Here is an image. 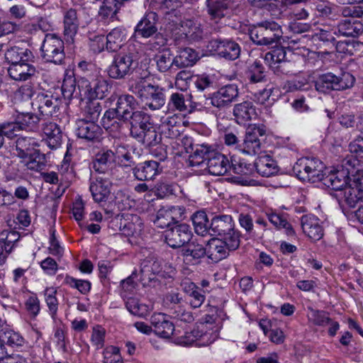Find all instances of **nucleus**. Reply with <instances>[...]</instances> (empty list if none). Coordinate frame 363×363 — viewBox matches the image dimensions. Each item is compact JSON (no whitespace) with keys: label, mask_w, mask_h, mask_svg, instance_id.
Masks as SVG:
<instances>
[{"label":"nucleus","mask_w":363,"mask_h":363,"mask_svg":"<svg viewBox=\"0 0 363 363\" xmlns=\"http://www.w3.org/2000/svg\"><path fill=\"white\" fill-rule=\"evenodd\" d=\"M159 16L157 13H145L134 28L135 38L149 39L145 43L147 50L159 51L167 43V38L158 30Z\"/></svg>","instance_id":"nucleus-1"},{"label":"nucleus","mask_w":363,"mask_h":363,"mask_svg":"<svg viewBox=\"0 0 363 363\" xmlns=\"http://www.w3.org/2000/svg\"><path fill=\"white\" fill-rule=\"evenodd\" d=\"M130 90L151 110H158L165 104L164 89L144 79L135 81Z\"/></svg>","instance_id":"nucleus-2"},{"label":"nucleus","mask_w":363,"mask_h":363,"mask_svg":"<svg viewBox=\"0 0 363 363\" xmlns=\"http://www.w3.org/2000/svg\"><path fill=\"white\" fill-rule=\"evenodd\" d=\"M354 77L349 72L337 76L331 72L319 75L315 81V88L320 93H329L331 91H342L353 86Z\"/></svg>","instance_id":"nucleus-3"},{"label":"nucleus","mask_w":363,"mask_h":363,"mask_svg":"<svg viewBox=\"0 0 363 363\" xmlns=\"http://www.w3.org/2000/svg\"><path fill=\"white\" fill-rule=\"evenodd\" d=\"M210 230L213 235L225 240L231 247L240 242V233L235 228V223L230 215L215 216L211 219Z\"/></svg>","instance_id":"nucleus-4"},{"label":"nucleus","mask_w":363,"mask_h":363,"mask_svg":"<svg viewBox=\"0 0 363 363\" xmlns=\"http://www.w3.org/2000/svg\"><path fill=\"white\" fill-rule=\"evenodd\" d=\"M282 33L281 26L274 21H264L249 29L250 39L258 45H268L277 42Z\"/></svg>","instance_id":"nucleus-5"},{"label":"nucleus","mask_w":363,"mask_h":363,"mask_svg":"<svg viewBox=\"0 0 363 363\" xmlns=\"http://www.w3.org/2000/svg\"><path fill=\"white\" fill-rule=\"evenodd\" d=\"M77 86L82 98L86 100L103 99L109 91V84L102 77H81L78 79Z\"/></svg>","instance_id":"nucleus-6"},{"label":"nucleus","mask_w":363,"mask_h":363,"mask_svg":"<svg viewBox=\"0 0 363 363\" xmlns=\"http://www.w3.org/2000/svg\"><path fill=\"white\" fill-rule=\"evenodd\" d=\"M325 165L320 160L310 157L298 159L293 167L294 172L299 179L313 183L321 181Z\"/></svg>","instance_id":"nucleus-7"},{"label":"nucleus","mask_w":363,"mask_h":363,"mask_svg":"<svg viewBox=\"0 0 363 363\" xmlns=\"http://www.w3.org/2000/svg\"><path fill=\"white\" fill-rule=\"evenodd\" d=\"M63 40L55 33L45 35L40 48L42 57L48 62L61 65L65 57Z\"/></svg>","instance_id":"nucleus-8"},{"label":"nucleus","mask_w":363,"mask_h":363,"mask_svg":"<svg viewBox=\"0 0 363 363\" xmlns=\"http://www.w3.org/2000/svg\"><path fill=\"white\" fill-rule=\"evenodd\" d=\"M135 55L130 52L121 51L117 53L108 67V76L115 79H123L130 74L136 65Z\"/></svg>","instance_id":"nucleus-9"},{"label":"nucleus","mask_w":363,"mask_h":363,"mask_svg":"<svg viewBox=\"0 0 363 363\" xmlns=\"http://www.w3.org/2000/svg\"><path fill=\"white\" fill-rule=\"evenodd\" d=\"M266 135L264 125H250L245 132L242 142L238 145V149L247 155H256L262 150V138Z\"/></svg>","instance_id":"nucleus-10"},{"label":"nucleus","mask_w":363,"mask_h":363,"mask_svg":"<svg viewBox=\"0 0 363 363\" xmlns=\"http://www.w3.org/2000/svg\"><path fill=\"white\" fill-rule=\"evenodd\" d=\"M167 244L172 248H179L188 243L192 237L191 228L186 223L176 225L164 233Z\"/></svg>","instance_id":"nucleus-11"},{"label":"nucleus","mask_w":363,"mask_h":363,"mask_svg":"<svg viewBox=\"0 0 363 363\" xmlns=\"http://www.w3.org/2000/svg\"><path fill=\"white\" fill-rule=\"evenodd\" d=\"M208 48L228 60H235L240 55L239 44L230 39H213L209 41Z\"/></svg>","instance_id":"nucleus-12"},{"label":"nucleus","mask_w":363,"mask_h":363,"mask_svg":"<svg viewBox=\"0 0 363 363\" xmlns=\"http://www.w3.org/2000/svg\"><path fill=\"white\" fill-rule=\"evenodd\" d=\"M238 96V86L234 84H227L220 87L211 95V104L218 108H227L237 100Z\"/></svg>","instance_id":"nucleus-13"},{"label":"nucleus","mask_w":363,"mask_h":363,"mask_svg":"<svg viewBox=\"0 0 363 363\" xmlns=\"http://www.w3.org/2000/svg\"><path fill=\"white\" fill-rule=\"evenodd\" d=\"M240 242H238L235 247L228 245L225 240L218 238L211 239L207 244L206 255L214 262L228 257L230 251L237 250L240 246Z\"/></svg>","instance_id":"nucleus-14"},{"label":"nucleus","mask_w":363,"mask_h":363,"mask_svg":"<svg viewBox=\"0 0 363 363\" xmlns=\"http://www.w3.org/2000/svg\"><path fill=\"white\" fill-rule=\"evenodd\" d=\"M184 212L182 206L162 207L157 211L154 223L158 228H169L172 223L182 219Z\"/></svg>","instance_id":"nucleus-15"},{"label":"nucleus","mask_w":363,"mask_h":363,"mask_svg":"<svg viewBox=\"0 0 363 363\" xmlns=\"http://www.w3.org/2000/svg\"><path fill=\"white\" fill-rule=\"evenodd\" d=\"M60 104L57 97L44 92L38 93L32 102L33 106L38 108L41 115L48 117L52 116L59 110Z\"/></svg>","instance_id":"nucleus-16"},{"label":"nucleus","mask_w":363,"mask_h":363,"mask_svg":"<svg viewBox=\"0 0 363 363\" xmlns=\"http://www.w3.org/2000/svg\"><path fill=\"white\" fill-rule=\"evenodd\" d=\"M206 8L209 19L214 23H222L230 14L229 0H206Z\"/></svg>","instance_id":"nucleus-17"},{"label":"nucleus","mask_w":363,"mask_h":363,"mask_svg":"<svg viewBox=\"0 0 363 363\" xmlns=\"http://www.w3.org/2000/svg\"><path fill=\"white\" fill-rule=\"evenodd\" d=\"M111 182L104 177L90 179L89 191L96 203L106 202L111 194Z\"/></svg>","instance_id":"nucleus-18"},{"label":"nucleus","mask_w":363,"mask_h":363,"mask_svg":"<svg viewBox=\"0 0 363 363\" xmlns=\"http://www.w3.org/2000/svg\"><path fill=\"white\" fill-rule=\"evenodd\" d=\"M32 62H23L9 65L7 69L9 76L15 81L25 82L31 80L38 74Z\"/></svg>","instance_id":"nucleus-19"},{"label":"nucleus","mask_w":363,"mask_h":363,"mask_svg":"<svg viewBox=\"0 0 363 363\" xmlns=\"http://www.w3.org/2000/svg\"><path fill=\"white\" fill-rule=\"evenodd\" d=\"M77 135L87 141H95L100 138L102 129L95 121L79 119L76 122Z\"/></svg>","instance_id":"nucleus-20"},{"label":"nucleus","mask_w":363,"mask_h":363,"mask_svg":"<svg viewBox=\"0 0 363 363\" xmlns=\"http://www.w3.org/2000/svg\"><path fill=\"white\" fill-rule=\"evenodd\" d=\"M79 25L77 11L70 8L63 12V34L67 43H72Z\"/></svg>","instance_id":"nucleus-21"},{"label":"nucleus","mask_w":363,"mask_h":363,"mask_svg":"<svg viewBox=\"0 0 363 363\" xmlns=\"http://www.w3.org/2000/svg\"><path fill=\"white\" fill-rule=\"evenodd\" d=\"M206 167L211 174L220 176L225 174L231 166L226 156L213 150L210 152V157H208Z\"/></svg>","instance_id":"nucleus-22"},{"label":"nucleus","mask_w":363,"mask_h":363,"mask_svg":"<svg viewBox=\"0 0 363 363\" xmlns=\"http://www.w3.org/2000/svg\"><path fill=\"white\" fill-rule=\"evenodd\" d=\"M161 134L167 138L176 139L183 132L182 118L173 114L164 118L160 125Z\"/></svg>","instance_id":"nucleus-23"},{"label":"nucleus","mask_w":363,"mask_h":363,"mask_svg":"<svg viewBox=\"0 0 363 363\" xmlns=\"http://www.w3.org/2000/svg\"><path fill=\"white\" fill-rule=\"evenodd\" d=\"M301 227L303 233L311 240L317 241L323 236V228L319 219L312 215L301 217Z\"/></svg>","instance_id":"nucleus-24"},{"label":"nucleus","mask_w":363,"mask_h":363,"mask_svg":"<svg viewBox=\"0 0 363 363\" xmlns=\"http://www.w3.org/2000/svg\"><path fill=\"white\" fill-rule=\"evenodd\" d=\"M115 162L113 150H102L96 155L92 167L99 174H108Z\"/></svg>","instance_id":"nucleus-25"},{"label":"nucleus","mask_w":363,"mask_h":363,"mask_svg":"<svg viewBox=\"0 0 363 363\" xmlns=\"http://www.w3.org/2000/svg\"><path fill=\"white\" fill-rule=\"evenodd\" d=\"M128 121L130 125V135L133 138L153 124L150 116L142 111H133Z\"/></svg>","instance_id":"nucleus-26"},{"label":"nucleus","mask_w":363,"mask_h":363,"mask_svg":"<svg viewBox=\"0 0 363 363\" xmlns=\"http://www.w3.org/2000/svg\"><path fill=\"white\" fill-rule=\"evenodd\" d=\"M151 325L155 333L164 338H169L174 331V325L170 322L165 314L155 313L150 318Z\"/></svg>","instance_id":"nucleus-27"},{"label":"nucleus","mask_w":363,"mask_h":363,"mask_svg":"<svg viewBox=\"0 0 363 363\" xmlns=\"http://www.w3.org/2000/svg\"><path fill=\"white\" fill-rule=\"evenodd\" d=\"M349 176L344 169L330 171L323 174L321 181L323 184L335 191H340L348 184Z\"/></svg>","instance_id":"nucleus-28"},{"label":"nucleus","mask_w":363,"mask_h":363,"mask_svg":"<svg viewBox=\"0 0 363 363\" xmlns=\"http://www.w3.org/2000/svg\"><path fill=\"white\" fill-rule=\"evenodd\" d=\"M233 116L238 124H245L247 122L256 118L255 106L250 101L236 104L233 107Z\"/></svg>","instance_id":"nucleus-29"},{"label":"nucleus","mask_w":363,"mask_h":363,"mask_svg":"<svg viewBox=\"0 0 363 363\" xmlns=\"http://www.w3.org/2000/svg\"><path fill=\"white\" fill-rule=\"evenodd\" d=\"M159 172V162L153 160L140 163L133 169L134 177L140 181L153 179Z\"/></svg>","instance_id":"nucleus-30"},{"label":"nucleus","mask_w":363,"mask_h":363,"mask_svg":"<svg viewBox=\"0 0 363 363\" xmlns=\"http://www.w3.org/2000/svg\"><path fill=\"white\" fill-rule=\"evenodd\" d=\"M42 130L45 136V140L50 149L60 147L62 141V131L60 127L53 122L43 123Z\"/></svg>","instance_id":"nucleus-31"},{"label":"nucleus","mask_w":363,"mask_h":363,"mask_svg":"<svg viewBox=\"0 0 363 363\" xmlns=\"http://www.w3.org/2000/svg\"><path fill=\"white\" fill-rule=\"evenodd\" d=\"M344 201L350 207L363 199V183L354 180L348 184L342 190Z\"/></svg>","instance_id":"nucleus-32"},{"label":"nucleus","mask_w":363,"mask_h":363,"mask_svg":"<svg viewBox=\"0 0 363 363\" xmlns=\"http://www.w3.org/2000/svg\"><path fill=\"white\" fill-rule=\"evenodd\" d=\"M5 58L10 65H12L23 62H33L35 56L28 48L13 46L6 50Z\"/></svg>","instance_id":"nucleus-33"},{"label":"nucleus","mask_w":363,"mask_h":363,"mask_svg":"<svg viewBox=\"0 0 363 363\" xmlns=\"http://www.w3.org/2000/svg\"><path fill=\"white\" fill-rule=\"evenodd\" d=\"M36 140L30 137H18L15 142L14 155L23 160L38 150Z\"/></svg>","instance_id":"nucleus-34"},{"label":"nucleus","mask_w":363,"mask_h":363,"mask_svg":"<svg viewBox=\"0 0 363 363\" xmlns=\"http://www.w3.org/2000/svg\"><path fill=\"white\" fill-rule=\"evenodd\" d=\"M136 104V101L132 95L123 94L120 96L115 108L119 115V121H128L133 112V110L135 108Z\"/></svg>","instance_id":"nucleus-35"},{"label":"nucleus","mask_w":363,"mask_h":363,"mask_svg":"<svg viewBox=\"0 0 363 363\" xmlns=\"http://www.w3.org/2000/svg\"><path fill=\"white\" fill-rule=\"evenodd\" d=\"M255 169L262 177H269L279 171L276 161L269 155H262L257 157L255 162Z\"/></svg>","instance_id":"nucleus-36"},{"label":"nucleus","mask_w":363,"mask_h":363,"mask_svg":"<svg viewBox=\"0 0 363 363\" xmlns=\"http://www.w3.org/2000/svg\"><path fill=\"white\" fill-rule=\"evenodd\" d=\"M336 30L338 35L354 38L363 32V24L356 19H345L338 23Z\"/></svg>","instance_id":"nucleus-37"},{"label":"nucleus","mask_w":363,"mask_h":363,"mask_svg":"<svg viewBox=\"0 0 363 363\" xmlns=\"http://www.w3.org/2000/svg\"><path fill=\"white\" fill-rule=\"evenodd\" d=\"M20 162L27 170L40 172L45 168L47 160L45 155L38 149L26 158L20 160Z\"/></svg>","instance_id":"nucleus-38"},{"label":"nucleus","mask_w":363,"mask_h":363,"mask_svg":"<svg viewBox=\"0 0 363 363\" xmlns=\"http://www.w3.org/2000/svg\"><path fill=\"white\" fill-rule=\"evenodd\" d=\"M199 59V55L194 49L190 48H181L174 57L175 69L191 67Z\"/></svg>","instance_id":"nucleus-39"},{"label":"nucleus","mask_w":363,"mask_h":363,"mask_svg":"<svg viewBox=\"0 0 363 363\" xmlns=\"http://www.w3.org/2000/svg\"><path fill=\"white\" fill-rule=\"evenodd\" d=\"M182 28L183 33L190 41H199L207 36V32L203 30L202 26L192 20L183 21Z\"/></svg>","instance_id":"nucleus-40"},{"label":"nucleus","mask_w":363,"mask_h":363,"mask_svg":"<svg viewBox=\"0 0 363 363\" xmlns=\"http://www.w3.org/2000/svg\"><path fill=\"white\" fill-rule=\"evenodd\" d=\"M246 79L249 86L267 82V72L259 61H255L249 66L246 72Z\"/></svg>","instance_id":"nucleus-41"},{"label":"nucleus","mask_w":363,"mask_h":363,"mask_svg":"<svg viewBox=\"0 0 363 363\" xmlns=\"http://www.w3.org/2000/svg\"><path fill=\"white\" fill-rule=\"evenodd\" d=\"M213 150L207 145H196L193 153L189 156V165L191 167H206L208 157H210V152Z\"/></svg>","instance_id":"nucleus-42"},{"label":"nucleus","mask_w":363,"mask_h":363,"mask_svg":"<svg viewBox=\"0 0 363 363\" xmlns=\"http://www.w3.org/2000/svg\"><path fill=\"white\" fill-rule=\"evenodd\" d=\"M106 48L110 52H116L122 48L126 39L125 30L121 28H113L105 38Z\"/></svg>","instance_id":"nucleus-43"},{"label":"nucleus","mask_w":363,"mask_h":363,"mask_svg":"<svg viewBox=\"0 0 363 363\" xmlns=\"http://www.w3.org/2000/svg\"><path fill=\"white\" fill-rule=\"evenodd\" d=\"M161 135L157 132L155 125L152 124L134 138L145 147H150L160 143Z\"/></svg>","instance_id":"nucleus-44"},{"label":"nucleus","mask_w":363,"mask_h":363,"mask_svg":"<svg viewBox=\"0 0 363 363\" xmlns=\"http://www.w3.org/2000/svg\"><path fill=\"white\" fill-rule=\"evenodd\" d=\"M16 118L20 130L36 131L39 128L40 118L34 113H19Z\"/></svg>","instance_id":"nucleus-45"},{"label":"nucleus","mask_w":363,"mask_h":363,"mask_svg":"<svg viewBox=\"0 0 363 363\" xmlns=\"http://www.w3.org/2000/svg\"><path fill=\"white\" fill-rule=\"evenodd\" d=\"M160 272L159 263L152 259H145L141 262L140 265V280L146 283L155 279L156 273Z\"/></svg>","instance_id":"nucleus-46"},{"label":"nucleus","mask_w":363,"mask_h":363,"mask_svg":"<svg viewBox=\"0 0 363 363\" xmlns=\"http://www.w3.org/2000/svg\"><path fill=\"white\" fill-rule=\"evenodd\" d=\"M267 216L269 222L277 228L284 229L286 233L289 236L295 234L291 225L288 222L285 215L271 210L267 213Z\"/></svg>","instance_id":"nucleus-47"},{"label":"nucleus","mask_w":363,"mask_h":363,"mask_svg":"<svg viewBox=\"0 0 363 363\" xmlns=\"http://www.w3.org/2000/svg\"><path fill=\"white\" fill-rule=\"evenodd\" d=\"M157 69L160 72H166L169 70L174 69V57L169 50H163L155 57Z\"/></svg>","instance_id":"nucleus-48"},{"label":"nucleus","mask_w":363,"mask_h":363,"mask_svg":"<svg viewBox=\"0 0 363 363\" xmlns=\"http://www.w3.org/2000/svg\"><path fill=\"white\" fill-rule=\"evenodd\" d=\"M191 220L196 234L204 236L211 231L207 215L204 211H197L194 213Z\"/></svg>","instance_id":"nucleus-49"},{"label":"nucleus","mask_w":363,"mask_h":363,"mask_svg":"<svg viewBox=\"0 0 363 363\" xmlns=\"http://www.w3.org/2000/svg\"><path fill=\"white\" fill-rule=\"evenodd\" d=\"M188 245L182 249V255L188 259L191 257L195 260H198L206 255V248L203 245L198 242H188Z\"/></svg>","instance_id":"nucleus-50"},{"label":"nucleus","mask_w":363,"mask_h":363,"mask_svg":"<svg viewBox=\"0 0 363 363\" xmlns=\"http://www.w3.org/2000/svg\"><path fill=\"white\" fill-rule=\"evenodd\" d=\"M56 295L57 290L52 287L46 288L44 291L45 301L48 308V312L53 320L57 318L59 305Z\"/></svg>","instance_id":"nucleus-51"},{"label":"nucleus","mask_w":363,"mask_h":363,"mask_svg":"<svg viewBox=\"0 0 363 363\" xmlns=\"http://www.w3.org/2000/svg\"><path fill=\"white\" fill-rule=\"evenodd\" d=\"M113 156L116 162H118L121 166L131 167L134 164V161L130 151L125 145H118L114 147Z\"/></svg>","instance_id":"nucleus-52"},{"label":"nucleus","mask_w":363,"mask_h":363,"mask_svg":"<svg viewBox=\"0 0 363 363\" xmlns=\"http://www.w3.org/2000/svg\"><path fill=\"white\" fill-rule=\"evenodd\" d=\"M102 111L101 103L98 100H87L83 108L85 120L96 121Z\"/></svg>","instance_id":"nucleus-53"},{"label":"nucleus","mask_w":363,"mask_h":363,"mask_svg":"<svg viewBox=\"0 0 363 363\" xmlns=\"http://www.w3.org/2000/svg\"><path fill=\"white\" fill-rule=\"evenodd\" d=\"M308 320L313 325L325 326L331 321V319L328 316V313L324 311L315 310L311 307L308 308Z\"/></svg>","instance_id":"nucleus-54"},{"label":"nucleus","mask_w":363,"mask_h":363,"mask_svg":"<svg viewBox=\"0 0 363 363\" xmlns=\"http://www.w3.org/2000/svg\"><path fill=\"white\" fill-rule=\"evenodd\" d=\"M64 284L72 289H77L82 294H87L91 288V284L88 280L75 279L67 274L64 279Z\"/></svg>","instance_id":"nucleus-55"},{"label":"nucleus","mask_w":363,"mask_h":363,"mask_svg":"<svg viewBox=\"0 0 363 363\" xmlns=\"http://www.w3.org/2000/svg\"><path fill=\"white\" fill-rule=\"evenodd\" d=\"M125 306L131 314L140 317L145 316L149 311L148 306L140 303L139 300L134 297L127 298Z\"/></svg>","instance_id":"nucleus-56"},{"label":"nucleus","mask_w":363,"mask_h":363,"mask_svg":"<svg viewBox=\"0 0 363 363\" xmlns=\"http://www.w3.org/2000/svg\"><path fill=\"white\" fill-rule=\"evenodd\" d=\"M168 109L170 111H185L187 110L185 96L179 92L172 93L167 103Z\"/></svg>","instance_id":"nucleus-57"},{"label":"nucleus","mask_w":363,"mask_h":363,"mask_svg":"<svg viewBox=\"0 0 363 363\" xmlns=\"http://www.w3.org/2000/svg\"><path fill=\"white\" fill-rule=\"evenodd\" d=\"M286 58V50L283 47H276L270 52H268L265 54L264 61L269 65L272 68V65H275L274 64L280 63L281 62L285 60Z\"/></svg>","instance_id":"nucleus-58"},{"label":"nucleus","mask_w":363,"mask_h":363,"mask_svg":"<svg viewBox=\"0 0 363 363\" xmlns=\"http://www.w3.org/2000/svg\"><path fill=\"white\" fill-rule=\"evenodd\" d=\"M0 340L2 341L4 345L6 344L12 347H21L24 343L23 337L13 330L4 332L3 335L1 336Z\"/></svg>","instance_id":"nucleus-59"},{"label":"nucleus","mask_w":363,"mask_h":363,"mask_svg":"<svg viewBox=\"0 0 363 363\" xmlns=\"http://www.w3.org/2000/svg\"><path fill=\"white\" fill-rule=\"evenodd\" d=\"M172 317L177 321L187 323H191L194 320V316L192 312L181 306H177L173 309V311L172 312Z\"/></svg>","instance_id":"nucleus-60"},{"label":"nucleus","mask_w":363,"mask_h":363,"mask_svg":"<svg viewBox=\"0 0 363 363\" xmlns=\"http://www.w3.org/2000/svg\"><path fill=\"white\" fill-rule=\"evenodd\" d=\"M106 330L101 325L93 328L91 342L96 350L101 349L104 345Z\"/></svg>","instance_id":"nucleus-61"},{"label":"nucleus","mask_w":363,"mask_h":363,"mask_svg":"<svg viewBox=\"0 0 363 363\" xmlns=\"http://www.w3.org/2000/svg\"><path fill=\"white\" fill-rule=\"evenodd\" d=\"M143 228V223L140 219L137 216L132 217V221L128 222L124 225L123 230L126 232L128 236H136L138 235Z\"/></svg>","instance_id":"nucleus-62"},{"label":"nucleus","mask_w":363,"mask_h":363,"mask_svg":"<svg viewBox=\"0 0 363 363\" xmlns=\"http://www.w3.org/2000/svg\"><path fill=\"white\" fill-rule=\"evenodd\" d=\"M103 363H121V357L119 348L115 346L107 347L104 352Z\"/></svg>","instance_id":"nucleus-63"},{"label":"nucleus","mask_w":363,"mask_h":363,"mask_svg":"<svg viewBox=\"0 0 363 363\" xmlns=\"http://www.w3.org/2000/svg\"><path fill=\"white\" fill-rule=\"evenodd\" d=\"M25 307L32 318H35L40 310V300L36 296V295H32L29 296L26 302H25Z\"/></svg>","instance_id":"nucleus-64"}]
</instances>
